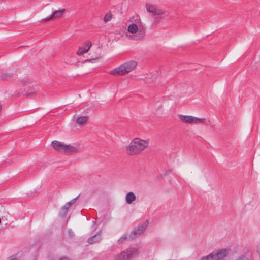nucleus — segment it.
<instances>
[{
    "label": "nucleus",
    "mask_w": 260,
    "mask_h": 260,
    "mask_svg": "<svg viewBox=\"0 0 260 260\" xmlns=\"http://www.w3.org/2000/svg\"><path fill=\"white\" fill-rule=\"evenodd\" d=\"M146 8L149 13H151L154 15H161L165 13V11L163 9L150 3L146 4Z\"/></svg>",
    "instance_id": "7"
},
{
    "label": "nucleus",
    "mask_w": 260,
    "mask_h": 260,
    "mask_svg": "<svg viewBox=\"0 0 260 260\" xmlns=\"http://www.w3.org/2000/svg\"><path fill=\"white\" fill-rule=\"evenodd\" d=\"M52 145L55 150L64 153H75L77 151V149L75 147L70 145H64L57 141H53Z\"/></svg>",
    "instance_id": "4"
},
{
    "label": "nucleus",
    "mask_w": 260,
    "mask_h": 260,
    "mask_svg": "<svg viewBox=\"0 0 260 260\" xmlns=\"http://www.w3.org/2000/svg\"><path fill=\"white\" fill-rule=\"evenodd\" d=\"M217 258L215 256L214 252H213L211 254L203 257L202 260H217Z\"/></svg>",
    "instance_id": "14"
},
{
    "label": "nucleus",
    "mask_w": 260,
    "mask_h": 260,
    "mask_svg": "<svg viewBox=\"0 0 260 260\" xmlns=\"http://www.w3.org/2000/svg\"><path fill=\"white\" fill-rule=\"evenodd\" d=\"M112 19V14L111 13L109 12L105 14L104 17V21L105 22H107L110 21Z\"/></svg>",
    "instance_id": "15"
},
{
    "label": "nucleus",
    "mask_w": 260,
    "mask_h": 260,
    "mask_svg": "<svg viewBox=\"0 0 260 260\" xmlns=\"http://www.w3.org/2000/svg\"><path fill=\"white\" fill-rule=\"evenodd\" d=\"M10 260H17L14 256H11L10 258Z\"/></svg>",
    "instance_id": "18"
},
{
    "label": "nucleus",
    "mask_w": 260,
    "mask_h": 260,
    "mask_svg": "<svg viewBox=\"0 0 260 260\" xmlns=\"http://www.w3.org/2000/svg\"><path fill=\"white\" fill-rule=\"evenodd\" d=\"M72 204V203L71 202H68L63 207L62 210H64V212L71 207Z\"/></svg>",
    "instance_id": "16"
},
{
    "label": "nucleus",
    "mask_w": 260,
    "mask_h": 260,
    "mask_svg": "<svg viewBox=\"0 0 260 260\" xmlns=\"http://www.w3.org/2000/svg\"><path fill=\"white\" fill-rule=\"evenodd\" d=\"M148 222L146 221L144 223H143L141 226H139L137 230L134 231V233L135 235H140L141 233L143 232V231L145 230V229L146 228V227L148 225Z\"/></svg>",
    "instance_id": "11"
},
{
    "label": "nucleus",
    "mask_w": 260,
    "mask_h": 260,
    "mask_svg": "<svg viewBox=\"0 0 260 260\" xmlns=\"http://www.w3.org/2000/svg\"><path fill=\"white\" fill-rule=\"evenodd\" d=\"M137 66V62L136 61L130 60L110 70L109 74L114 76L125 75L134 70Z\"/></svg>",
    "instance_id": "3"
},
{
    "label": "nucleus",
    "mask_w": 260,
    "mask_h": 260,
    "mask_svg": "<svg viewBox=\"0 0 260 260\" xmlns=\"http://www.w3.org/2000/svg\"><path fill=\"white\" fill-rule=\"evenodd\" d=\"M65 12V9H63L61 10H59L54 11L51 15L50 16L43 19V21H47L53 19H56L61 17L64 12Z\"/></svg>",
    "instance_id": "9"
},
{
    "label": "nucleus",
    "mask_w": 260,
    "mask_h": 260,
    "mask_svg": "<svg viewBox=\"0 0 260 260\" xmlns=\"http://www.w3.org/2000/svg\"><path fill=\"white\" fill-rule=\"evenodd\" d=\"M94 238H95V236H94V237H92V238H89V239H88V242H89V243H90V244L93 243V239Z\"/></svg>",
    "instance_id": "17"
},
{
    "label": "nucleus",
    "mask_w": 260,
    "mask_h": 260,
    "mask_svg": "<svg viewBox=\"0 0 260 260\" xmlns=\"http://www.w3.org/2000/svg\"><path fill=\"white\" fill-rule=\"evenodd\" d=\"M60 260H68V259L67 258L63 257V258H61Z\"/></svg>",
    "instance_id": "19"
},
{
    "label": "nucleus",
    "mask_w": 260,
    "mask_h": 260,
    "mask_svg": "<svg viewBox=\"0 0 260 260\" xmlns=\"http://www.w3.org/2000/svg\"><path fill=\"white\" fill-rule=\"evenodd\" d=\"M126 34L128 39L132 40H140L145 35V28L140 19L136 20L135 23H133L127 26Z\"/></svg>",
    "instance_id": "2"
},
{
    "label": "nucleus",
    "mask_w": 260,
    "mask_h": 260,
    "mask_svg": "<svg viewBox=\"0 0 260 260\" xmlns=\"http://www.w3.org/2000/svg\"><path fill=\"white\" fill-rule=\"evenodd\" d=\"M148 139H142L138 137L133 139L129 144L125 146V152L131 156H137L142 153L149 145Z\"/></svg>",
    "instance_id": "1"
},
{
    "label": "nucleus",
    "mask_w": 260,
    "mask_h": 260,
    "mask_svg": "<svg viewBox=\"0 0 260 260\" xmlns=\"http://www.w3.org/2000/svg\"><path fill=\"white\" fill-rule=\"evenodd\" d=\"M138 254V250L134 248H130L126 252H122L118 255L116 260H129L130 258Z\"/></svg>",
    "instance_id": "6"
},
{
    "label": "nucleus",
    "mask_w": 260,
    "mask_h": 260,
    "mask_svg": "<svg viewBox=\"0 0 260 260\" xmlns=\"http://www.w3.org/2000/svg\"><path fill=\"white\" fill-rule=\"evenodd\" d=\"M136 199V196L134 193L131 192L127 194L126 196V201L128 204H131Z\"/></svg>",
    "instance_id": "12"
},
{
    "label": "nucleus",
    "mask_w": 260,
    "mask_h": 260,
    "mask_svg": "<svg viewBox=\"0 0 260 260\" xmlns=\"http://www.w3.org/2000/svg\"><path fill=\"white\" fill-rule=\"evenodd\" d=\"M92 46V43L90 41L87 40L84 42V43L79 47L76 54L78 56L84 54L88 52Z\"/></svg>",
    "instance_id": "8"
},
{
    "label": "nucleus",
    "mask_w": 260,
    "mask_h": 260,
    "mask_svg": "<svg viewBox=\"0 0 260 260\" xmlns=\"http://www.w3.org/2000/svg\"><path fill=\"white\" fill-rule=\"evenodd\" d=\"M178 116L181 121L189 124L203 123L205 121L204 118H199L192 116L179 115Z\"/></svg>",
    "instance_id": "5"
},
{
    "label": "nucleus",
    "mask_w": 260,
    "mask_h": 260,
    "mask_svg": "<svg viewBox=\"0 0 260 260\" xmlns=\"http://www.w3.org/2000/svg\"><path fill=\"white\" fill-rule=\"evenodd\" d=\"M214 253L215 254V256L217 258V259L220 260L227 255L228 251L226 249H222L217 252H214Z\"/></svg>",
    "instance_id": "10"
},
{
    "label": "nucleus",
    "mask_w": 260,
    "mask_h": 260,
    "mask_svg": "<svg viewBox=\"0 0 260 260\" xmlns=\"http://www.w3.org/2000/svg\"><path fill=\"white\" fill-rule=\"evenodd\" d=\"M88 120V117L87 116H81L77 119V123L80 125H83L85 124Z\"/></svg>",
    "instance_id": "13"
}]
</instances>
